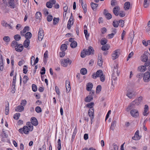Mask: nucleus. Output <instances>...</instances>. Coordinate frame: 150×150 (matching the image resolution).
<instances>
[{
    "instance_id": "nucleus-1",
    "label": "nucleus",
    "mask_w": 150,
    "mask_h": 150,
    "mask_svg": "<svg viewBox=\"0 0 150 150\" xmlns=\"http://www.w3.org/2000/svg\"><path fill=\"white\" fill-rule=\"evenodd\" d=\"M26 125L27 126H25L23 128L19 129V131L20 133L23 134L24 133L25 134H28L29 131H32L33 130V127L30 122H28Z\"/></svg>"
},
{
    "instance_id": "nucleus-2",
    "label": "nucleus",
    "mask_w": 150,
    "mask_h": 150,
    "mask_svg": "<svg viewBox=\"0 0 150 150\" xmlns=\"http://www.w3.org/2000/svg\"><path fill=\"white\" fill-rule=\"evenodd\" d=\"M141 61L145 62L144 65L148 66L150 65V58H148L147 56L145 54H143L141 57Z\"/></svg>"
},
{
    "instance_id": "nucleus-3",
    "label": "nucleus",
    "mask_w": 150,
    "mask_h": 150,
    "mask_svg": "<svg viewBox=\"0 0 150 150\" xmlns=\"http://www.w3.org/2000/svg\"><path fill=\"white\" fill-rule=\"evenodd\" d=\"M61 65L64 67H66L68 65H70L71 64L72 61L69 58L66 59H62L60 60Z\"/></svg>"
},
{
    "instance_id": "nucleus-4",
    "label": "nucleus",
    "mask_w": 150,
    "mask_h": 150,
    "mask_svg": "<svg viewBox=\"0 0 150 150\" xmlns=\"http://www.w3.org/2000/svg\"><path fill=\"white\" fill-rule=\"evenodd\" d=\"M120 50L117 49L114 51L112 54V58L113 60H114L119 57L120 54Z\"/></svg>"
},
{
    "instance_id": "nucleus-5",
    "label": "nucleus",
    "mask_w": 150,
    "mask_h": 150,
    "mask_svg": "<svg viewBox=\"0 0 150 150\" xmlns=\"http://www.w3.org/2000/svg\"><path fill=\"white\" fill-rule=\"evenodd\" d=\"M103 72L102 70H99L97 71L96 73H93L92 75V77L94 79H96L98 77H100L102 76Z\"/></svg>"
},
{
    "instance_id": "nucleus-6",
    "label": "nucleus",
    "mask_w": 150,
    "mask_h": 150,
    "mask_svg": "<svg viewBox=\"0 0 150 150\" xmlns=\"http://www.w3.org/2000/svg\"><path fill=\"white\" fill-rule=\"evenodd\" d=\"M142 97L140 96L139 98H137L134 101H133L131 103V105H139L140 103L142 100Z\"/></svg>"
},
{
    "instance_id": "nucleus-7",
    "label": "nucleus",
    "mask_w": 150,
    "mask_h": 150,
    "mask_svg": "<svg viewBox=\"0 0 150 150\" xmlns=\"http://www.w3.org/2000/svg\"><path fill=\"white\" fill-rule=\"evenodd\" d=\"M131 115L134 117L137 118L139 115V112L137 109H134L131 110L130 111Z\"/></svg>"
},
{
    "instance_id": "nucleus-8",
    "label": "nucleus",
    "mask_w": 150,
    "mask_h": 150,
    "mask_svg": "<svg viewBox=\"0 0 150 150\" xmlns=\"http://www.w3.org/2000/svg\"><path fill=\"white\" fill-rule=\"evenodd\" d=\"M44 34L43 30L42 28H40L38 35V40L39 41H41L42 40Z\"/></svg>"
},
{
    "instance_id": "nucleus-9",
    "label": "nucleus",
    "mask_w": 150,
    "mask_h": 150,
    "mask_svg": "<svg viewBox=\"0 0 150 150\" xmlns=\"http://www.w3.org/2000/svg\"><path fill=\"white\" fill-rule=\"evenodd\" d=\"M135 95V92L132 90H129L127 91L126 96L130 98L131 99L133 98Z\"/></svg>"
},
{
    "instance_id": "nucleus-10",
    "label": "nucleus",
    "mask_w": 150,
    "mask_h": 150,
    "mask_svg": "<svg viewBox=\"0 0 150 150\" xmlns=\"http://www.w3.org/2000/svg\"><path fill=\"white\" fill-rule=\"evenodd\" d=\"M143 79L145 82H148L150 80V73L149 72H146L144 76Z\"/></svg>"
},
{
    "instance_id": "nucleus-11",
    "label": "nucleus",
    "mask_w": 150,
    "mask_h": 150,
    "mask_svg": "<svg viewBox=\"0 0 150 150\" xmlns=\"http://www.w3.org/2000/svg\"><path fill=\"white\" fill-rule=\"evenodd\" d=\"M73 19L71 17H70L67 23V28L68 29L70 30L71 29V27L73 24Z\"/></svg>"
},
{
    "instance_id": "nucleus-12",
    "label": "nucleus",
    "mask_w": 150,
    "mask_h": 150,
    "mask_svg": "<svg viewBox=\"0 0 150 150\" xmlns=\"http://www.w3.org/2000/svg\"><path fill=\"white\" fill-rule=\"evenodd\" d=\"M85 50L86 52V54L87 55H89L93 54L94 51L93 48L91 46L89 47L88 49H85Z\"/></svg>"
},
{
    "instance_id": "nucleus-13",
    "label": "nucleus",
    "mask_w": 150,
    "mask_h": 150,
    "mask_svg": "<svg viewBox=\"0 0 150 150\" xmlns=\"http://www.w3.org/2000/svg\"><path fill=\"white\" fill-rule=\"evenodd\" d=\"M31 124L32 125H33L34 126H37L38 124V121L36 118L34 117H33L31 118Z\"/></svg>"
},
{
    "instance_id": "nucleus-14",
    "label": "nucleus",
    "mask_w": 150,
    "mask_h": 150,
    "mask_svg": "<svg viewBox=\"0 0 150 150\" xmlns=\"http://www.w3.org/2000/svg\"><path fill=\"white\" fill-rule=\"evenodd\" d=\"M94 109H89L88 110V115L91 118V120L92 121V119L94 118Z\"/></svg>"
},
{
    "instance_id": "nucleus-15",
    "label": "nucleus",
    "mask_w": 150,
    "mask_h": 150,
    "mask_svg": "<svg viewBox=\"0 0 150 150\" xmlns=\"http://www.w3.org/2000/svg\"><path fill=\"white\" fill-rule=\"evenodd\" d=\"M149 113V107L148 105H146L144 106V110L143 112V115L147 116Z\"/></svg>"
},
{
    "instance_id": "nucleus-16",
    "label": "nucleus",
    "mask_w": 150,
    "mask_h": 150,
    "mask_svg": "<svg viewBox=\"0 0 150 150\" xmlns=\"http://www.w3.org/2000/svg\"><path fill=\"white\" fill-rule=\"evenodd\" d=\"M35 18L37 20H38L40 22L42 18V14L40 12H37L35 14Z\"/></svg>"
},
{
    "instance_id": "nucleus-17",
    "label": "nucleus",
    "mask_w": 150,
    "mask_h": 150,
    "mask_svg": "<svg viewBox=\"0 0 150 150\" xmlns=\"http://www.w3.org/2000/svg\"><path fill=\"white\" fill-rule=\"evenodd\" d=\"M134 37V32L130 33L129 34V37L128 38V41L131 44L132 43Z\"/></svg>"
},
{
    "instance_id": "nucleus-18",
    "label": "nucleus",
    "mask_w": 150,
    "mask_h": 150,
    "mask_svg": "<svg viewBox=\"0 0 150 150\" xmlns=\"http://www.w3.org/2000/svg\"><path fill=\"white\" fill-rule=\"evenodd\" d=\"M66 87L67 91L69 92L71 89L70 85L69 80H67L66 81Z\"/></svg>"
},
{
    "instance_id": "nucleus-19",
    "label": "nucleus",
    "mask_w": 150,
    "mask_h": 150,
    "mask_svg": "<svg viewBox=\"0 0 150 150\" xmlns=\"http://www.w3.org/2000/svg\"><path fill=\"white\" fill-rule=\"evenodd\" d=\"M15 49L18 52H21L22 51L23 49V46L21 44H19L16 47Z\"/></svg>"
},
{
    "instance_id": "nucleus-20",
    "label": "nucleus",
    "mask_w": 150,
    "mask_h": 150,
    "mask_svg": "<svg viewBox=\"0 0 150 150\" xmlns=\"http://www.w3.org/2000/svg\"><path fill=\"white\" fill-rule=\"evenodd\" d=\"M119 8L118 6H116L113 9V12L114 14L116 16H117L119 15Z\"/></svg>"
},
{
    "instance_id": "nucleus-21",
    "label": "nucleus",
    "mask_w": 150,
    "mask_h": 150,
    "mask_svg": "<svg viewBox=\"0 0 150 150\" xmlns=\"http://www.w3.org/2000/svg\"><path fill=\"white\" fill-rule=\"evenodd\" d=\"M130 3L129 2H125L124 5V8L125 10H128L130 8Z\"/></svg>"
},
{
    "instance_id": "nucleus-22",
    "label": "nucleus",
    "mask_w": 150,
    "mask_h": 150,
    "mask_svg": "<svg viewBox=\"0 0 150 150\" xmlns=\"http://www.w3.org/2000/svg\"><path fill=\"white\" fill-rule=\"evenodd\" d=\"M139 132L138 130H137L135 133L134 136L132 137V139L134 140H137L140 139V137L139 136Z\"/></svg>"
},
{
    "instance_id": "nucleus-23",
    "label": "nucleus",
    "mask_w": 150,
    "mask_h": 150,
    "mask_svg": "<svg viewBox=\"0 0 150 150\" xmlns=\"http://www.w3.org/2000/svg\"><path fill=\"white\" fill-rule=\"evenodd\" d=\"M93 84L89 82L86 84V89L88 91H90L93 87Z\"/></svg>"
},
{
    "instance_id": "nucleus-24",
    "label": "nucleus",
    "mask_w": 150,
    "mask_h": 150,
    "mask_svg": "<svg viewBox=\"0 0 150 150\" xmlns=\"http://www.w3.org/2000/svg\"><path fill=\"white\" fill-rule=\"evenodd\" d=\"M29 31V27L26 26L24 28L23 30L21 31V33L22 36H24L25 33Z\"/></svg>"
},
{
    "instance_id": "nucleus-25",
    "label": "nucleus",
    "mask_w": 150,
    "mask_h": 150,
    "mask_svg": "<svg viewBox=\"0 0 150 150\" xmlns=\"http://www.w3.org/2000/svg\"><path fill=\"white\" fill-rule=\"evenodd\" d=\"M93 97L92 94L91 95H89L88 96L86 97L85 99V101L86 102H89L93 100Z\"/></svg>"
},
{
    "instance_id": "nucleus-26",
    "label": "nucleus",
    "mask_w": 150,
    "mask_h": 150,
    "mask_svg": "<svg viewBox=\"0 0 150 150\" xmlns=\"http://www.w3.org/2000/svg\"><path fill=\"white\" fill-rule=\"evenodd\" d=\"M24 108L23 106L20 105L18 106L16 108L15 110L16 111L21 112L24 110Z\"/></svg>"
},
{
    "instance_id": "nucleus-27",
    "label": "nucleus",
    "mask_w": 150,
    "mask_h": 150,
    "mask_svg": "<svg viewBox=\"0 0 150 150\" xmlns=\"http://www.w3.org/2000/svg\"><path fill=\"white\" fill-rule=\"evenodd\" d=\"M146 67L145 65L139 66L138 68V70L140 71H145L146 69Z\"/></svg>"
},
{
    "instance_id": "nucleus-28",
    "label": "nucleus",
    "mask_w": 150,
    "mask_h": 150,
    "mask_svg": "<svg viewBox=\"0 0 150 150\" xmlns=\"http://www.w3.org/2000/svg\"><path fill=\"white\" fill-rule=\"evenodd\" d=\"M30 42V41L28 39L25 40L23 43V45L24 47L27 48L29 45Z\"/></svg>"
},
{
    "instance_id": "nucleus-29",
    "label": "nucleus",
    "mask_w": 150,
    "mask_h": 150,
    "mask_svg": "<svg viewBox=\"0 0 150 150\" xmlns=\"http://www.w3.org/2000/svg\"><path fill=\"white\" fill-rule=\"evenodd\" d=\"M91 5L92 9L94 11L96 10V8L98 6V4L92 2Z\"/></svg>"
},
{
    "instance_id": "nucleus-30",
    "label": "nucleus",
    "mask_w": 150,
    "mask_h": 150,
    "mask_svg": "<svg viewBox=\"0 0 150 150\" xmlns=\"http://www.w3.org/2000/svg\"><path fill=\"white\" fill-rule=\"evenodd\" d=\"M67 48V46L66 44L62 45L60 47V50L62 51H65Z\"/></svg>"
},
{
    "instance_id": "nucleus-31",
    "label": "nucleus",
    "mask_w": 150,
    "mask_h": 150,
    "mask_svg": "<svg viewBox=\"0 0 150 150\" xmlns=\"http://www.w3.org/2000/svg\"><path fill=\"white\" fill-rule=\"evenodd\" d=\"M32 35V34L30 32H28L24 35L25 38L28 40H29L31 38Z\"/></svg>"
},
{
    "instance_id": "nucleus-32",
    "label": "nucleus",
    "mask_w": 150,
    "mask_h": 150,
    "mask_svg": "<svg viewBox=\"0 0 150 150\" xmlns=\"http://www.w3.org/2000/svg\"><path fill=\"white\" fill-rule=\"evenodd\" d=\"M1 55V58H0V70L1 71H2L3 70L4 68L3 66V63L2 55Z\"/></svg>"
},
{
    "instance_id": "nucleus-33",
    "label": "nucleus",
    "mask_w": 150,
    "mask_h": 150,
    "mask_svg": "<svg viewBox=\"0 0 150 150\" xmlns=\"http://www.w3.org/2000/svg\"><path fill=\"white\" fill-rule=\"evenodd\" d=\"M102 64L103 61L102 58L101 56H99L98 61V64L99 66H101L102 65Z\"/></svg>"
},
{
    "instance_id": "nucleus-34",
    "label": "nucleus",
    "mask_w": 150,
    "mask_h": 150,
    "mask_svg": "<svg viewBox=\"0 0 150 150\" xmlns=\"http://www.w3.org/2000/svg\"><path fill=\"white\" fill-rule=\"evenodd\" d=\"M149 0H144V8H147L149 6Z\"/></svg>"
},
{
    "instance_id": "nucleus-35",
    "label": "nucleus",
    "mask_w": 150,
    "mask_h": 150,
    "mask_svg": "<svg viewBox=\"0 0 150 150\" xmlns=\"http://www.w3.org/2000/svg\"><path fill=\"white\" fill-rule=\"evenodd\" d=\"M70 47L73 48H75L77 47V43L75 41H73L70 44Z\"/></svg>"
},
{
    "instance_id": "nucleus-36",
    "label": "nucleus",
    "mask_w": 150,
    "mask_h": 150,
    "mask_svg": "<svg viewBox=\"0 0 150 150\" xmlns=\"http://www.w3.org/2000/svg\"><path fill=\"white\" fill-rule=\"evenodd\" d=\"M94 105V103L93 102L90 103L86 105V107L90 108V109H93V106Z\"/></svg>"
},
{
    "instance_id": "nucleus-37",
    "label": "nucleus",
    "mask_w": 150,
    "mask_h": 150,
    "mask_svg": "<svg viewBox=\"0 0 150 150\" xmlns=\"http://www.w3.org/2000/svg\"><path fill=\"white\" fill-rule=\"evenodd\" d=\"M82 7L83 9L84 13H86L87 12L86 5L85 3H82L81 4Z\"/></svg>"
},
{
    "instance_id": "nucleus-38",
    "label": "nucleus",
    "mask_w": 150,
    "mask_h": 150,
    "mask_svg": "<svg viewBox=\"0 0 150 150\" xmlns=\"http://www.w3.org/2000/svg\"><path fill=\"white\" fill-rule=\"evenodd\" d=\"M107 41L108 40L106 39L103 38L100 41V44L102 45H104L107 43Z\"/></svg>"
},
{
    "instance_id": "nucleus-39",
    "label": "nucleus",
    "mask_w": 150,
    "mask_h": 150,
    "mask_svg": "<svg viewBox=\"0 0 150 150\" xmlns=\"http://www.w3.org/2000/svg\"><path fill=\"white\" fill-rule=\"evenodd\" d=\"M80 73L82 75H85L87 73V70L85 68H83L81 69Z\"/></svg>"
},
{
    "instance_id": "nucleus-40",
    "label": "nucleus",
    "mask_w": 150,
    "mask_h": 150,
    "mask_svg": "<svg viewBox=\"0 0 150 150\" xmlns=\"http://www.w3.org/2000/svg\"><path fill=\"white\" fill-rule=\"evenodd\" d=\"M8 3L10 6H11V8H14L15 6V5L14 3V1H8Z\"/></svg>"
},
{
    "instance_id": "nucleus-41",
    "label": "nucleus",
    "mask_w": 150,
    "mask_h": 150,
    "mask_svg": "<svg viewBox=\"0 0 150 150\" xmlns=\"http://www.w3.org/2000/svg\"><path fill=\"white\" fill-rule=\"evenodd\" d=\"M101 86L100 85H98L96 88V93H99L101 91Z\"/></svg>"
},
{
    "instance_id": "nucleus-42",
    "label": "nucleus",
    "mask_w": 150,
    "mask_h": 150,
    "mask_svg": "<svg viewBox=\"0 0 150 150\" xmlns=\"http://www.w3.org/2000/svg\"><path fill=\"white\" fill-rule=\"evenodd\" d=\"M109 48V46L107 45H103L101 49L103 51L108 50Z\"/></svg>"
},
{
    "instance_id": "nucleus-43",
    "label": "nucleus",
    "mask_w": 150,
    "mask_h": 150,
    "mask_svg": "<svg viewBox=\"0 0 150 150\" xmlns=\"http://www.w3.org/2000/svg\"><path fill=\"white\" fill-rule=\"evenodd\" d=\"M59 20V18H54L53 20V24L54 25H55L57 23Z\"/></svg>"
},
{
    "instance_id": "nucleus-44",
    "label": "nucleus",
    "mask_w": 150,
    "mask_h": 150,
    "mask_svg": "<svg viewBox=\"0 0 150 150\" xmlns=\"http://www.w3.org/2000/svg\"><path fill=\"white\" fill-rule=\"evenodd\" d=\"M86 52L85 49L83 50L81 52V56L82 58H84L85 57L86 55Z\"/></svg>"
},
{
    "instance_id": "nucleus-45",
    "label": "nucleus",
    "mask_w": 150,
    "mask_h": 150,
    "mask_svg": "<svg viewBox=\"0 0 150 150\" xmlns=\"http://www.w3.org/2000/svg\"><path fill=\"white\" fill-rule=\"evenodd\" d=\"M20 116V114L19 113H17L15 114L13 116V118L14 119L17 120H18Z\"/></svg>"
},
{
    "instance_id": "nucleus-46",
    "label": "nucleus",
    "mask_w": 150,
    "mask_h": 150,
    "mask_svg": "<svg viewBox=\"0 0 150 150\" xmlns=\"http://www.w3.org/2000/svg\"><path fill=\"white\" fill-rule=\"evenodd\" d=\"M57 142L58 143V145L57 146V149L58 150H60L61 149V140L60 139H58Z\"/></svg>"
},
{
    "instance_id": "nucleus-47",
    "label": "nucleus",
    "mask_w": 150,
    "mask_h": 150,
    "mask_svg": "<svg viewBox=\"0 0 150 150\" xmlns=\"http://www.w3.org/2000/svg\"><path fill=\"white\" fill-rule=\"evenodd\" d=\"M35 111L38 113H39L42 112V110L41 108L40 107L37 106L35 108Z\"/></svg>"
},
{
    "instance_id": "nucleus-48",
    "label": "nucleus",
    "mask_w": 150,
    "mask_h": 150,
    "mask_svg": "<svg viewBox=\"0 0 150 150\" xmlns=\"http://www.w3.org/2000/svg\"><path fill=\"white\" fill-rule=\"evenodd\" d=\"M3 40L4 41L6 42H8L10 41V38L8 36H5L4 37Z\"/></svg>"
},
{
    "instance_id": "nucleus-49",
    "label": "nucleus",
    "mask_w": 150,
    "mask_h": 150,
    "mask_svg": "<svg viewBox=\"0 0 150 150\" xmlns=\"http://www.w3.org/2000/svg\"><path fill=\"white\" fill-rule=\"evenodd\" d=\"M9 111V106L8 103L7 106L6 105L5 108V114L7 115L8 114Z\"/></svg>"
},
{
    "instance_id": "nucleus-50",
    "label": "nucleus",
    "mask_w": 150,
    "mask_h": 150,
    "mask_svg": "<svg viewBox=\"0 0 150 150\" xmlns=\"http://www.w3.org/2000/svg\"><path fill=\"white\" fill-rule=\"evenodd\" d=\"M113 25L115 27L117 28L119 25V23L118 21H115L113 22Z\"/></svg>"
},
{
    "instance_id": "nucleus-51",
    "label": "nucleus",
    "mask_w": 150,
    "mask_h": 150,
    "mask_svg": "<svg viewBox=\"0 0 150 150\" xmlns=\"http://www.w3.org/2000/svg\"><path fill=\"white\" fill-rule=\"evenodd\" d=\"M14 38L16 40L18 41L21 39V37L19 35H16L14 36Z\"/></svg>"
},
{
    "instance_id": "nucleus-52",
    "label": "nucleus",
    "mask_w": 150,
    "mask_h": 150,
    "mask_svg": "<svg viewBox=\"0 0 150 150\" xmlns=\"http://www.w3.org/2000/svg\"><path fill=\"white\" fill-rule=\"evenodd\" d=\"M28 76H25L23 78V82L24 83H26L27 81L28 80Z\"/></svg>"
},
{
    "instance_id": "nucleus-53",
    "label": "nucleus",
    "mask_w": 150,
    "mask_h": 150,
    "mask_svg": "<svg viewBox=\"0 0 150 150\" xmlns=\"http://www.w3.org/2000/svg\"><path fill=\"white\" fill-rule=\"evenodd\" d=\"M52 4L50 2L48 1L46 3V5L47 7L49 8H51L52 7Z\"/></svg>"
},
{
    "instance_id": "nucleus-54",
    "label": "nucleus",
    "mask_w": 150,
    "mask_h": 150,
    "mask_svg": "<svg viewBox=\"0 0 150 150\" xmlns=\"http://www.w3.org/2000/svg\"><path fill=\"white\" fill-rule=\"evenodd\" d=\"M118 22L119 25L120 27H123L124 26V21H123L119 20Z\"/></svg>"
},
{
    "instance_id": "nucleus-55",
    "label": "nucleus",
    "mask_w": 150,
    "mask_h": 150,
    "mask_svg": "<svg viewBox=\"0 0 150 150\" xmlns=\"http://www.w3.org/2000/svg\"><path fill=\"white\" fill-rule=\"evenodd\" d=\"M16 74L15 76L13 77V86H15L16 81Z\"/></svg>"
},
{
    "instance_id": "nucleus-56",
    "label": "nucleus",
    "mask_w": 150,
    "mask_h": 150,
    "mask_svg": "<svg viewBox=\"0 0 150 150\" xmlns=\"http://www.w3.org/2000/svg\"><path fill=\"white\" fill-rule=\"evenodd\" d=\"M27 104V101L25 100H22L21 103V105L22 106H25Z\"/></svg>"
},
{
    "instance_id": "nucleus-57",
    "label": "nucleus",
    "mask_w": 150,
    "mask_h": 150,
    "mask_svg": "<svg viewBox=\"0 0 150 150\" xmlns=\"http://www.w3.org/2000/svg\"><path fill=\"white\" fill-rule=\"evenodd\" d=\"M32 89L33 91L34 92H35L37 91V88L36 85L35 84H33L32 85Z\"/></svg>"
},
{
    "instance_id": "nucleus-58",
    "label": "nucleus",
    "mask_w": 150,
    "mask_h": 150,
    "mask_svg": "<svg viewBox=\"0 0 150 150\" xmlns=\"http://www.w3.org/2000/svg\"><path fill=\"white\" fill-rule=\"evenodd\" d=\"M44 14L46 16L49 14L48 9L46 8H44L43 10Z\"/></svg>"
},
{
    "instance_id": "nucleus-59",
    "label": "nucleus",
    "mask_w": 150,
    "mask_h": 150,
    "mask_svg": "<svg viewBox=\"0 0 150 150\" xmlns=\"http://www.w3.org/2000/svg\"><path fill=\"white\" fill-rule=\"evenodd\" d=\"M84 33L86 37V38L87 40L88 39L89 36V34H88V31L87 30H84Z\"/></svg>"
},
{
    "instance_id": "nucleus-60",
    "label": "nucleus",
    "mask_w": 150,
    "mask_h": 150,
    "mask_svg": "<svg viewBox=\"0 0 150 150\" xmlns=\"http://www.w3.org/2000/svg\"><path fill=\"white\" fill-rule=\"evenodd\" d=\"M17 42L16 41H13L11 44L12 47H16L18 45Z\"/></svg>"
},
{
    "instance_id": "nucleus-61",
    "label": "nucleus",
    "mask_w": 150,
    "mask_h": 150,
    "mask_svg": "<svg viewBox=\"0 0 150 150\" xmlns=\"http://www.w3.org/2000/svg\"><path fill=\"white\" fill-rule=\"evenodd\" d=\"M116 124V121H114L112 122L110 127L111 129H113V127H115Z\"/></svg>"
},
{
    "instance_id": "nucleus-62",
    "label": "nucleus",
    "mask_w": 150,
    "mask_h": 150,
    "mask_svg": "<svg viewBox=\"0 0 150 150\" xmlns=\"http://www.w3.org/2000/svg\"><path fill=\"white\" fill-rule=\"evenodd\" d=\"M105 16L108 19H111L112 18V15H111L109 13H106L105 14Z\"/></svg>"
},
{
    "instance_id": "nucleus-63",
    "label": "nucleus",
    "mask_w": 150,
    "mask_h": 150,
    "mask_svg": "<svg viewBox=\"0 0 150 150\" xmlns=\"http://www.w3.org/2000/svg\"><path fill=\"white\" fill-rule=\"evenodd\" d=\"M53 19V16L51 15H49L47 17V21L49 22L51 21Z\"/></svg>"
},
{
    "instance_id": "nucleus-64",
    "label": "nucleus",
    "mask_w": 150,
    "mask_h": 150,
    "mask_svg": "<svg viewBox=\"0 0 150 150\" xmlns=\"http://www.w3.org/2000/svg\"><path fill=\"white\" fill-rule=\"evenodd\" d=\"M27 68H28V67L27 66H26L25 65H24V66L23 69V73H24L25 74L27 73V72L28 71Z\"/></svg>"
}]
</instances>
